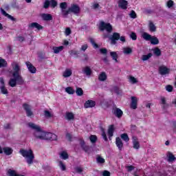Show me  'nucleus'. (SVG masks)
Instances as JSON below:
<instances>
[{"label":"nucleus","instance_id":"1","mask_svg":"<svg viewBox=\"0 0 176 176\" xmlns=\"http://www.w3.org/2000/svg\"><path fill=\"white\" fill-rule=\"evenodd\" d=\"M33 137L35 140H41V141H56L57 135L50 132H46L42 129L33 133Z\"/></svg>","mask_w":176,"mask_h":176},{"label":"nucleus","instance_id":"2","mask_svg":"<svg viewBox=\"0 0 176 176\" xmlns=\"http://www.w3.org/2000/svg\"><path fill=\"white\" fill-rule=\"evenodd\" d=\"M19 153L21 155L25 157V160L29 166L34 164V159H35V156L34 155V152L31 149H21Z\"/></svg>","mask_w":176,"mask_h":176},{"label":"nucleus","instance_id":"3","mask_svg":"<svg viewBox=\"0 0 176 176\" xmlns=\"http://www.w3.org/2000/svg\"><path fill=\"white\" fill-rule=\"evenodd\" d=\"M99 30L100 31H107L108 34H103L104 38H109L110 32H112V25L111 23H105L104 21H100L98 25Z\"/></svg>","mask_w":176,"mask_h":176},{"label":"nucleus","instance_id":"4","mask_svg":"<svg viewBox=\"0 0 176 176\" xmlns=\"http://www.w3.org/2000/svg\"><path fill=\"white\" fill-rule=\"evenodd\" d=\"M111 41V45H116V41H120L124 43L126 42V37L124 36H120V34L118 32H114L112 35V36L109 37Z\"/></svg>","mask_w":176,"mask_h":176},{"label":"nucleus","instance_id":"5","mask_svg":"<svg viewBox=\"0 0 176 176\" xmlns=\"http://www.w3.org/2000/svg\"><path fill=\"white\" fill-rule=\"evenodd\" d=\"M9 74H11L12 76H16L20 74V65L17 62H13L11 64V69L8 70Z\"/></svg>","mask_w":176,"mask_h":176},{"label":"nucleus","instance_id":"6","mask_svg":"<svg viewBox=\"0 0 176 176\" xmlns=\"http://www.w3.org/2000/svg\"><path fill=\"white\" fill-rule=\"evenodd\" d=\"M69 14L73 13L74 14H76L78 16L79 13H80V8H79V6L76 4H72L70 8L68 9Z\"/></svg>","mask_w":176,"mask_h":176},{"label":"nucleus","instance_id":"7","mask_svg":"<svg viewBox=\"0 0 176 176\" xmlns=\"http://www.w3.org/2000/svg\"><path fill=\"white\" fill-rule=\"evenodd\" d=\"M60 8L61 9L62 14L64 17H68L69 11L67 10L68 8V4L65 2L60 3Z\"/></svg>","mask_w":176,"mask_h":176},{"label":"nucleus","instance_id":"8","mask_svg":"<svg viewBox=\"0 0 176 176\" xmlns=\"http://www.w3.org/2000/svg\"><path fill=\"white\" fill-rule=\"evenodd\" d=\"M139 98L138 97L135 96H131V109H137L138 107V101H139Z\"/></svg>","mask_w":176,"mask_h":176},{"label":"nucleus","instance_id":"9","mask_svg":"<svg viewBox=\"0 0 176 176\" xmlns=\"http://www.w3.org/2000/svg\"><path fill=\"white\" fill-rule=\"evenodd\" d=\"M0 153H4L7 156H9L13 153V148L8 146L2 148L0 146Z\"/></svg>","mask_w":176,"mask_h":176},{"label":"nucleus","instance_id":"10","mask_svg":"<svg viewBox=\"0 0 176 176\" xmlns=\"http://www.w3.org/2000/svg\"><path fill=\"white\" fill-rule=\"evenodd\" d=\"M118 3V8H120V9H122V10H126V9H127V6H129V2L126 0H119Z\"/></svg>","mask_w":176,"mask_h":176},{"label":"nucleus","instance_id":"11","mask_svg":"<svg viewBox=\"0 0 176 176\" xmlns=\"http://www.w3.org/2000/svg\"><path fill=\"white\" fill-rule=\"evenodd\" d=\"M132 144L133 149L138 150L140 148V142L138 141V138L137 136L132 137Z\"/></svg>","mask_w":176,"mask_h":176},{"label":"nucleus","instance_id":"12","mask_svg":"<svg viewBox=\"0 0 176 176\" xmlns=\"http://www.w3.org/2000/svg\"><path fill=\"white\" fill-rule=\"evenodd\" d=\"M159 72L160 75H167L170 74V69L165 65H162L159 67Z\"/></svg>","mask_w":176,"mask_h":176},{"label":"nucleus","instance_id":"13","mask_svg":"<svg viewBox=\"0 0 176 176\" xmlns=\"http://www.w3.org/2000/svg\"><path fill=\"white\" fill-rule=\"evenodd\" d=\"M82 71V74H84V75H86V76H87L88 78H90V76H91V74H93L91 68H90V67L89 66L84 67Z\"/></svg>","mask_w":176,"mask_h":176},{"label":"nucleus","instance_id":"14","mask_svg":"<svg viewBox=\"0 0 176 176\" xmlns=\"http://www.w3.org/2000/svg\"><path fill=\"white\" fill-rule=\"evenodd\" d=\"M62 76L65 78H69L72 76V69L67 68L62 74Z\"/></svg>","mask_w":176,"mask_h":176},{"label":"nucleus","instance_id":"15","mask_svg":"<svg viewBox=\"0 0 176 176\" xmlns=\"http://www.w3.org/2000/svg\"><path fill=\"white\" fill-rule=\"evenodd\" d=\"M96 107V102L92 100H87L84 104V108H94Z\"/></svg>","mask_w":176,"mask_h":176},{"label":"nucleus","instance_id":"16","mask_svg":"<svg viewBox=\"0 0 176 176\" xmlns=\"http://www.w3.org/2000/svg\"><path fill=\"white\" fill-rule=\"evenodd\" d=\"M122 53L125 56H130L133 54V48L130 47H122Z\"/></svg>","mask_w":176,"mask_h":176},{"label":"nucleus","instance_id":"17","mask_svg":"<svg viewBox=\"0 0 176 176\" xmlns=\"http://www.w3.org/2000/svg\"><path fill=\"white\" fill-rule=\"evenodd\" d=\"M98 79L100 82H105L108 79V75L105 72H101L98 75Z\"/></svg>","mask_w":176,"mask_h":176},{"label":"nucleus","instance_id":"18","mask_svg":"<svg viewBox=\"0 0 176 176\" xmlns=\"http://www.w3.org/2000/svg\"><path fill=\"white\" fill-rule=\"evenodd\" d=\"M113 113L117 118H122V116L123 115V111L119 108L114 107L113 109Z\"/></svg>","mask_w":176,"mask_h":176},{"label":"nucleus","instance_id":"19","mask_svg":"<svg viewBox=\"0 0 176 176\" xmlns=\"http://www.w3.org/2000/svg\"><path fill=\"white\" fill-rule=\"evenodd\" d=\"M23 108L26 111L27 116H32V111H31V106L28 104H23Z\"/></svg>","mask_w":176,"mask_h":176},{"label":"nucleus","instance_id":"20","mask_svg":"<svg viewBox=\"0 0 176 176\" xmlns=\"http://www.w3.org/2000/svg\"><path fill=\"white\" fill-rule=\"evenodd\" d=\"M28 126L32 130H34V131H38L41 129V126H39V125L34 124L33 122H29Z\"/></svg>","mask_w":176,"mask_h":176},{"label":"nucleus","instance_id":"21","mask_svg":"<svg viewBox=\"0 0 176 176\" xmlns=\"http://www.w3.org/2000/svg\"><path fill=\"white\" fill-rule=\"evenodd\" d=\"M13 78H16V83H18V85H24L25 83L24 78H23L21 74H17L16 76H14Z\"/></svg>","mask_w":176,"mask_h":176},{"label":"nucleus","instance_id":"22","mask_svg":"<svg viewBox=\"0 0 176 176\" xmlns=\"http://www.w3.org/2000/svg\"><path fill=\"white\" fill-rule=\"evenodd\" d=\"M26 65L31 74H35V72H36V69L35 68V67H34V65H32V64H31V63L26 62Z\"/></svg>","mask_w":176,"mask_h":176},{"label":"nucleus","instance_id":"23","mask_svg":"<svg viewBox=\"0 0 176 176\" xmlns=\"http://www.w3.org/2000/svg\"><path fill=\"white\" fill-rule=\"evenodd\" d=\"M128 82H129L131 85H137V83H138V78L133 76H128Z\"/></svg>","mask_w":176,"mask_h":176},{"label":"nucleus","instance_id":"24","mask_svg":"<svg viewBox=\"0 0 176 176\" xmlns=\"http://www.w3.org/2000/svg\"><path fill=\"white\" fill-rule=\"evenodd\" d=\"M29 27L30 28H36L38 30H43V26L39 25L38 23H32L29 25Z\"/></svg>","mask_w":176,"mask_h":176},{"label":"nucleus","instance_id":"25","mask_svg":"<svg viewBox=\"0 0 176 176\" xmlns=\"http://www.w3.org/2000/svg\"><path fill=\"white\" fill-rule=\"evenodd\" d=\"M44 116L46 119H50L52 118H54V114L52 111H50L49 110H45L44 111Z\"/></svg>","mask_w":176,"mask_h":176},{"label":"nucleus","instance_id":"26","mask_svg":"<svg viewBox=\"0 0 176 176\" xmlns=\"http://www.w3.org/2000/svg\"><path fill=\"white\" fill-rule=\"evenodd\" d=\"M8 85L10 86V87H16V85H17L16 78L14 77L11 78L8 82Z\"/></svg>","mask_w":176,"mask_h":176},{"label":"nucleus","instance_id":"27","mask_svg":"<svg viewBox=\"0 0 176 176\" xmlns=\"http://www.w3.org/2000/svg\"><path fill=\"white\" fill-rule=\"evenodd\" d=\"M66 120H74L75 119V114L71 112H67L65 116Z\"/></svg>","mask_w":176,"mask_h":176},{"label":"nucleus","instance_id":"28","mask_svg":"<svg viewBox=\"0 0 176 176\" xmlns=\"http://www.w3.org/2000/svg\"><path fill=\"white\" fill-rule=\"evenodd\" d=\"M116 143L118 149L120 151H122V148H123V142H122V139H120V138H117L116 140Z\"/></svg>","mask_w":176,"mask_h":176},{"label":"nucleus","instance_id":"29","mask_svg":"<svg viewBox=\"0 0 176 176\" xmlns=\"http://www.w3.org/2000/svg\"><path fill=\"white\" fill-rule=\"evenodd\" d=\"M148 30L150 32H156V25L153 24V22L148 23Z\"/></svg>","mask_w":176,"mask_h":176},{"label":"nucleus","instance_id":"30","mask_svg":"<svg viewBox=\"0 0 176 176\" xmlns=\"http://www.w3.org/2000/svg\"><path fill=\"white\" fill-rule=\"evenodd\" d=\"M1 13L3 16H6V17H8V19H10V20H12V21H14L16 19L13 17L12 16L10 15L9 14L6 13V11L4 10L3 9L1 8Z\"/></svg>","mask_w":176,"mask_h":176},{"label":"nucleus","instance_id":"31","mask_svg":"<svg viewBox=\"0 0 176 176\" xmlns=\"http://www.w3.org/2000/svg\"><path fill=\"white\" fill-rule=\"evenodd\" d=\"M160 104L164 109H166V108L168 107V104H167V102H166V98L164 97H161Z\"/></svg>","mask_w":176,"mask_h":176},{"label":"nucleus","instance_id":"32","mask_svg":"<svg viewBox=\"0 0 176 176\" xmlns=\"http://www.w3.org/2000/svg\"><path fill=\"white\" fill-rule=\"evenodd\" d=\"M52 50L55 54H58L60 52H63V50H64V46L53 47Z\"/></svg>","mask_w":176,"mask_h":176},{"label":"nucleus","instance_id":"33","mask_svg":"<svg viewBox=\"0 0 176 176\" xmlns=\"http://www.w3.org/2000/svg\"><path fill=\"white\" fill-rule=\"evenodd\" d=\"M115 126L114 125H110L109 126V129H108V134H109V137H113V132L115 131Z\"/></svg>","mask_w":176,"mask_h":176},{"label":"nucleus","instance_id":"34","mask_svg":"<svg viewBox=\"0 0 176 176\" xmlns=\"http://www.w3.org/2000/svg\"><path fill=\"white\" fill-rule=\"evenodd\" d=\"M58 166L61 171H65V170H67V166H65V164H64L61 160L58 161Z\"/></svg>","mask_w":176,"mask_h":176},{"label":"nucleus","instance_id":"35","mask_svg":"<svg viewBox=\"0 0 176 176\" xmlns=\"http://www.w3.org/2000/svg\"><path fill=\"white\" fill-rule=\"evenodd\" d=\"M142 38H143V39H144V41H151V39L152 38V35H151L146 32H143L142 34Z\"/></svg>","mask_w":176,"mask_h":176},{"label":"nucleus","instance_id":"36","mask_svg":"<svg viewBox=\"0 0 176 176\" xmlns=\"http://www.w3.org/2000/svg\"><path fill=\"white\" fill-rule=\"evenodd\" d=\"M41 17L43 20H45V21H50V20H52V15L50 14H42Z\"/></svg>","mask_w":176,"mask_h":176},{"label":"nucleus","instance_id":"37","mask_svg":"<svg viewBox=\"0 0 176 176\" xmlns=\"http://www.w3.org/2000/svg\"><path fill=\"white\" fill-rule=\"evenodd\" d=\"M65 91L66 93H67V94H75V89H74V88H72V87H67L65 89Z\"/></svg>","mask_w":176,"mask_h":176},{"label":"nucleus","instance_id":"38","mask_svg":"<svg viewBox=\"0 0 176 176\" xmlns=\"http://www.w3.org/2000/svg\"><path fill=\"white\" fill-rule=\"evenodd\" d=\"M150 42L151 45H159V38H157V37L155 36H151V38L150 39Z\"/></svg>","mask_w":176,"mask_h":176},{"label":"nucleus","instance_id":"39","mask_svg":"<svg viewBox=\"0 0 176 176\" xmlns=\"http://www.w3.org/2000/svg\"><path fill=\"white\" fill-rule=\"evenodd\" d=\"M167 157H168V162H169V163H173V162L175 160V157L171 153H167Z\"/></svg>","mask_w":176,"mask_h":176},{"label":"nucleus","instance_id":"40","mask_svg":"<svg viewBox=\"0 0 176 176\" xmlns=\"http://www.w3.org/2000/svg\"><path fill=\"white\" fill-rule=\"evenodd\" d=\"M60 157L63 160H67V159H68V153H67V151H62L60 153Z\"/></svg>","mask_w":176,"mask_h":176},{"label":"nucleus","instance_id":"41","mask_svg":"<svg viewBox=\"0 0 176 176\" xmlns=\"http://www.w3.org/2000/svg\"><path fill=\"white\" fill-rule=\"evenodd\" d=\"M120 138H122V140L125 141V142H129L130 141V138H129L127 133L121 134Z\"/></svg>","mask_w":176,"mask_h":176},{"label":"nucleus","instance_id":"42","mask_svg":"<svg viewBox=\"0 0 176 176\" xmlns=\"http://www.w3.org/2000/svg\"><path fill=\"white\" fill-rule=\"evenodd\" d=\"M110 55L113 60H114L116 63H118V53H116V52H110Z\"/></svg>","mask_w":176,"mask_h":176},{"label":"nucleus","instance_id":"43","mask_svg":"<svg viewBox=\"0 0 176 176\" xmlns=\"http://www.w3.org/2000/svg\"><path fill=\"white\" fill-rule=\"evenodd\" d=\"M76 94H77L78 97H81V96H83V89L80 87H77L76 89Z\"/></svg>","mask_w":176,"mask_h":176},{"label":"nucleus","instance_id":"44","mask_svg":"<svg viewBox=\"0 0 176 176\" xmlns=\"http://www.w3.org/2000/svg\"><path fill=\"white\" fill-rule=\"evenodd\" d=\"M151 57H152V53H149L147 55H143L142 56V61H148Z\"/></svg>","mask_w":176,"mask_h":176},{"label":"nucleus","instance_id":"45","mask_svg":"<svg viewBox=\"0 0 176 176\" xmlns=\"http://www.w3.org/2000/svg\"><path fill=\"white\" fill-rule=\"evenodd\" d=\"M8 174L9 176H19L20 175L17 174V172H16V170H13L12 169L8 170Z\"/></svg>","mask_w":176,"mask_h":176},{"label":"nucleus","instance_id":"46","mask_svg":"<svg viewBox=\"0 0 176 176\" xmlns=\"http://www.w3.org/2000/svg\"><path fill=\"white\" fill-rule=\"evenodd\" d=\"M166 6L168 9H171V8L174 7V1L173 0H169L166 2Z\"/></svg>","mask_w":176,"mask_h":176},{"label":"nucleus","instance_id":"47","mask_svg":"<svg viewBox=\"0 0 176 176\" xmlns=\"http://www.w3.org/2000/svg\"><path fill=\"white\" fill-rule=\"evenodd\" d=\"M0 91L2 94L6 95V94H8V93H9L8 91V89H6V87H5V85L3 87H0Z\"/></svg>","mask_w":176,"mask_h":176},{"label":"nucleus","instance_id":"48","mask_svg":"<svg viewBox=\"0 0 176 176\" xmlns=\"http://www.w3.org/2000/svg\"><path fill=\"white\" fill-rule=\"evenodd\" d=\"M96 162L98 163H100V164H102V163H105V160L102 158V157L98 156L96 157Z\"/></svg>","mask_w":176,"mask_h":176},{"label":"nucleus","instance_id":"49","mask_svg":"<svg viewBox=\"0 0 176 176\" xmlns=\"http://www.w3.org/2000/svg\"><path fill=\"white\" fill-rule=\"evenodd\" d=\"M8 65V63L4 59H0V68L2 67H6Z\"/></svg>","mask_w":176,"mask_h":176},{"label":"nucleus","instance_id":"50","mask_svg":"<svg viewBox=\"0 0 176 176\" xmlns=\"http://www.w3.org/2000/svg\"><path fill=\"white\" fill-rule=\"evenodd\" d=\"M129 16L131 19H137V13H135V11L134 10L131 11Z\"/></svg>","mask_w":176,"mask_h":176},{"label":"nucleus","instance_id":"51","mask_svg":"<svg viewBox=\"0 0 176 176\" xmlns=\"http://www.w3.org/2000/svg\"><path fill=\"white\" fill-rule=\"evenodd\" d=\"M72 31L71 30V28H67L65 30V35L66 36H69V35H71Z\"/></svg>","mask_w":176,"mask_h":176},{"label":"nucleus","instance_id":"52","mask_svg":"<svg viewBox=\"0 0 176 176\" xmlns=\"http://www.w3.org/2000/svg\"><path fill=\"white\" fill-rule=\"evenodd\" d=\"M89 140L92 144H94L97 141V136L92 135L89 137Z\"/></svg>","mask_w":176,"mask_h":176},{"label":"nucleus","instance_id":"53","mask_svg":"<svg viewBox=\"0 0 176 176\" xmlns=\"http://www.w3.org/2000/svg\"><path fill=\"white\" fill-rule=\"evenodd\" d=\"M76 173H78V174H81L83 171V168L82 167L77 166L74 168Z\"/></svg>","mask_w":176,"mask_h":176},{"label":"nucleus","instance_id":"54","mask_svg":"<svg viewBox=\"0 0 176 176\" xmlns=\"http://www.w3.org/2000/svg\"><path fill=\"white\" fill-rule=\"evenodd\" d=\"M50 5L52 8H56V6H57V1H56L55 0H51L50 1Z\"/></svg>","mask_w":176,"mask_h":176},{"label":"nucleus","instance_id":"55","mask_svg":"<svg viewBox=\"0 0 176 176\" xmlns=\"http://www.w3.org/2000/svg\"><path fill=\"white\" fill-rule=\"evenodd\" d=\"M153 53L155 54V56H160L162 54V52L159 50V48H155L153 50Z\"/></svg>","mask_w":176,"mask_h":176},{"label":"nucleus","instance_id":"56","mask_svg":"<svg viewBox=\"0 0 176 176\" xmlns=\"http://www.w3.org/2000/svg\"><path fill=\"white\" fill-rule=\"evenodd\" d=\"M87 47H89V45H87V44H84L81 46L80 50L82 52H86V50H87Z\"/></svg>","mask_w":176,"mask_h":176},{"label":"nucleus","instance_id":"57","mask_svg":"<svg viewBox=\"0 0 176 176\" xmlns=\"http://www.w3.org/2000/svg\"><path fill=\"white\" fill-rule=\"evenodd\" d=\"M131 39H133V41H137V34H135V33L132 32L130 35Z\"/></svg>","mask_w":176,"mask_h":176},{"label":"nucleus","instance_id":"58","mask_svg":"<svg viewBox=\"0 0 176 176\" xmlns=\"http://www.w3.org/2000/svg\"><path fill=\"white\" fill-rule=\"evenodd\" d=\"M166 91H168L169 93H170L171 91H173V86L167 85L166 87Z\"/></svg>","mask_w":176,"mask_h":176},{"label":"nucleus","instance_id":"59","mask_svg":"<svg viewBox=\"0 0 176 176\" xmlns=\"http://www.w3.org/2000/svg\"><path fill=\"white\" fill-rule=\"evenodd\" d=\"M100 52L101 54H107V53H108V50L105 48H102L100 50Z\"/></svg>","mask_w":176,"mask_h":176},{"label":"nucleus","instance_id":"60","mask_svg":"<svg viewBox=\"0 0 176 176\" xmlns=\"http://www.w3.org/2000/svg\"><path fill=\"white\" fill-rule=\"evenodd\" d=\"M50 5V1H46L45 3H44V6H43V8L45 9H47V8H49V6Z\"/></svg>","mask_w":176,"mask_h":176},{"label":"nucleus","instance_id":"61","mask_svg":"<svg viewBox=\"0 0 176 176\" xmlns=\"http://www.w3.org/2000/svg\"><path fill=\"white\" fill-rule=\"evenodd\" d=\"M5 86V80L3 78H0V87Z\"/></svg>","mask_w":176,"mask_h":176},{"label":"nucleus","instance_id":"62","mask_svg":"<svg viewBox=\"0 0 176 176\" xmlns=\"http://www.w3.org/2000/svg\"><path fill=\"white\" fill-rule=\"evenodd\" d=\"M102 175L103 176H111V173H109V171H107V170H104L102 172Z\"/></svg>","mask_w":176,"mask_h":176},{"label":"nucleus","instance_id":"63","mask_svg":"<svg viewBox=\"0 0 176 176\" xmlns=\"http://www.w3.org/2000/svg\"><path fill=\"white\" fill-rule=\"evenodd\" d=\"M91 43L95 49H97V47H98V45H97L96 42H94L93 40H91Z\"/></svg>","mask_w":176,"mask_h":176},{"label":"nucleus","instance_id":"64","mask_svg":"<svg viewBox=\"0 0 176 176\" xmlns=\"http://www.w3.org/2000/svg\"><path fill=\"white\" fill-rule=\"evenodd\" d=\"M126 170L127 171H133V170H134V168L133 166H126Z\"/></svg>","mask_w":176,"mask_h":176}]
</instances>
